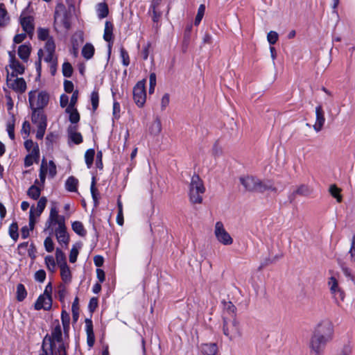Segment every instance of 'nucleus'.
Listing matches in <instances>:
<instances>
[{"label": "nucleus", "mask_w": 355, "mask_h": 355, "mask_svg": "<svg viewBox=\"0 0 355 355\" xmlns=\"http://www.w3.org/2000/svg\"><path fill=\"white\" fill-rule=\"evenodd\" d=\"M162 130L161 121L159 119H156L153 121L150 127V132L153 135L159 134Z\"/></svg>", "instance_id": "nucleus-43"}, {"label": "nucleus", "mask_w": 355, "mask_h": 355, "mask_svg": "<svg viewBox=\"0 0 355 355\" xmlns=\"http://www.w3.org/2000/svg\"><path fill=\"white\" fill-rule=\"evenodd\" d=\"M85 331L87 334V343L89 347H93L95 342V336L93 331V324L90 319L85 320Z\"/></svg>", "instance_id": "nucleus-19"}, {"label": "nucleus", "mask_w": 355, "mask_h": 355, "mask_svg": "<svg viewBox=\"0 0 355 355\" xmlns=\"http://www.w3.org/2000/svg\"><path fill=\"white\" fill-rule=\"evenodd\" d=\"M40 189L35 186L32 185L28 190V195L33 199L37 200L40 196Z\"/></svg>", "instance_id": "nucleus-37"}, {"label": "nucleus", "mask_w": 355, "mask_h": 355, "mask_svg": "<svg viewBox=\"0 0 355 355\" xmlns=\"http://www.w3.org/2000/svg\"><path fill=\"white\" fill-rule=\"evenodd\" d=\"M94 154L95 152L93 149H89L85 152V159L88 168H90L93 164Z\"/></svg>", "instance_id": "nucleus-38"}, {"label": "nucleus", "mask_w": 355, "mask_h": 355, "mask_svg": "<svg viewBox=\"0 0 355 355\" xmlns=\"http://www.w3.org/2000/svg\"><path fill=\"white\" fill-rule=\"evenodd\" d=\"M205 11V6L203 4H201L198 8V13H197V15L195 19V21H194L195 25L197 26L200 24V22L201 21V20L204 16Z\"/></svg>", "instance_id": "nucleus-45"}, {"label": "nucleus", "mask_w": 355, "mask_h": 355, "mask_svg": "<svg viewBox=\"0 0 355 355\" xmlns=\"http://www.w3.org/2000/svg\"><path fill=\"white\" fill-rule=\"evenodd\" d=\"M55 45L52 38L48 40L46 42L44 49L47 53H55Z\"/></svg>", "instance_id": "nucleus-48"}, {"label": "nucleus", "mask_w": 355, "mask_h": 355, "mask_svg": "<svg viewBox=\"0 0 355 355\" xmlns=\"http://www.w3.org/2000/svg\"><path fill=\"white\" fill-rule=\"evenodd\" d=\"M78 97V92L74 91L69 102L68 107L66 108V112H70L71 109L75 108V105L77 103Z\"/></svg>", "instance_id": "nucleus-42"}, {"label": "nucleus", "mask_w": 355, "mask_h": 355, "mask_svg": "<svg viewBox=\"0 0 355 355\" xmlns=\"http://www.w3.org/2000/svg\"><path fill=\"white\" fill-rule=\"evenodd\" d=\"M9 67L13 70L12 72L15 73L23 74L24 73V67L17 60L10 63Z\"/></svg>", "instance_id": "nucleus-33"}, {"label": "nucleus", "mask_w": 355, "mask_h": 355, "mask_svg": "<svg viewBox=\"0 0 355 355\" xmlns=\"http://www.w3.org/2000/svg\"><path fill=\"white\" fill-rule=\"evenodd\" d=\"M15 121V117H14V116H12V119L10 121H9L7 123V131H8L9 137L12 140L15 139V132H14Z\"/></svg>", "instance_id": "nucleus-39"}, {"label": "nucleus", "mask_w": 355, "mask_h": 355, "mask_svg": "<svg viewBox=\"0 0 355 355\" xmlns=\"http://www.w3.org/2000/svg\"><path fill=\"white\" fill-rule=\"evenodd\" d=\"M151 10L153 11L152 19L155 23L157 24L161 17L162 12L159 9H151Z\"/></svg>", "instance_id": "nucleus-61"}, {"label": "nucleus", "mask_w": 355, "mask_h": 355, "mask_svg": "<svg viewBox=\"0 0 355 355\" xmlns=\"http://www.w3.org/2000/svg\"><path fill=\"white\" fill-rule=\"evenodd\" d=\"M205 191V188L202 180L198 175H194L191 178L189 185V198L193 204H200L202 202V194Z\"/></svg>", "instance_id": "nucleus-3"}, {"label": "nucleus", "mask_w": 355, "mask_h": 355, "mask_svg": "<svg viewBox=\"0 0 355 355\" xmlns=\"http://www.w3.org/2000/svg\"><path fill=\"white\" fill-rule=\"evenodd\" d=\"M145 83V80L139 81L133 89L134 101L135 103L140 107L144 106L146 100Z\"/></svg>", "instance_id": "nucleus-12"}, {"label": "nucleus", "mask_w": 355, "mask_h": 355, "mask_svg": "<svg viewBox=\"0 0 355 355\" xmlns=\"http://www.w3.org/2000/svg\"><path fill=\"white\" fill-rule=\"evenodd\" d=\"M239 181L245 191L248 192L263 193L268 190L276 191L273 183L269 180H261L252 175H245L241 177Z\"/></svg>", "instance_id": "nucleus-1"}, {"label": "nucleus", "mask_w": 355, "mask_h": 355, "mask_svg": "<svg viewBox=\"0 0 355 355\" xmlns=\"http://www.w3.org/2000/svg\"><path fill=\"white\" fill-rule=\"evenodd\" d=\"M338 295V297L342 301L344 300L345 296V293L338 287L337 282L334 279V295Z\"/></svg>", "instance_id": "nucleus-62"}, {"label": "nucleus", "mask_w": 355, "mask_h": 355, "mask_svg": "<svg viewBox=\"0 0 355 355\" xmlns=\"http://www.w3.org/2000/svg\"><path fill=\"white\" fill-rule=\"evenodd\" d=\"M46 198L42 197L37 202V207L35 208L33 207V214H35L36 216H40L41 215L46 207Z\"/></svg>", "instance_id": "nucleus-26"}, {"label": "nucleus", "mask_w": 355, "mask_h": 355, "mask_svg": "<svg viewBox=\"0 0 355 355\" xmlns=\"http://www.w3.org/2000/svg\"><path fill=\"white\" fill-rule=\"evenodd\" d=\"M61 277L65 283H69L71 281V273L67 265L60 266Z\"/></svg>", "instance_id": "nucleus-28"}, {"label": "nucleus", "mask_w": 355, "mask_h": 355, "mask_svg": "<svg viewBox=\"0 0 355 355\" xmlns=\"http://www.w3.org/2000/svg\"><path fill=\"white\" fill-rule=\"evenodd\" d=\"M20 23L23 30L28 35H32L34 31L33 18L31 16L21 17Z\"/></svg>", "instance_id": "nucleus-18"}, {"label": "nucleus", "mask_w": 355, "mask_h": 355, "mask_svg": "<svg viewBox=\"0 0 355 355\" xmlns=\"http://www.w3.org/2000/svg\"><path fill=\"white\" fill-rule=\"evenodd\" d=\"M49 96L47 92L42 91H31L28 93L29 104L33 112H40V110L46 107L49 103Z\"/></svg>", "instance_id": "nucleus-4"}, {"label": "nucleus", "mask_w": 355, "mask_h": 355, "mask_svg": "<svg viewBox=\"0 0 355 355\" xmlns=\"http://www.w3.org/2000/svg\"><path fill=\"white\" fill-rule=\"evenodd\" d=\"M27 293L24 286L21 284H19L17 286V299L18 301H23L26 297Z\"/></svg>", "instance_id": "nucleus-35"}, {"label": "nucleus", "mask_w": 355, "mask_h": 355, "mask_svg": "<svg viewBox=\"0 0 355 355\" xmlns=\"http://www.w3.org/2000/svg\"><path fill=\"white\" fill-rule=\"evenodd\" d=\"M72 314L73 319L76 322L77 321L79 315V308H78V298L76 297L73 304H72Z\"/></svg>", "instance_id": "nucleus-44"}, {"label": "nucleus", "mask_w": 355, "mask_h": 355, "mask_svg": "<svg viewBox=\"0 0 355 355\" xmlns=\"http://www.w3.org/2000/svg\"><path fill=\"white\" fill-rule=\"evenodd\" d=\"M9 235L15 241H17L19 237L18 225L17 223H12L9 227Z\"/></svg>", "instance_id": "nucleus-36"}, {"label": "nucleus", "mask_w": 355, "mask_h": 355, "mask_svg": "<svg viewBox=\"0 0 355 355\" xmlns=\"http://www.w3.org/2000/svg\"><path fill=\"white\" fill-rule=\"evenodd\" d=\"M313 193V189L308 185L302 184L296 188L295 191H293V193L290 196V200H293L296 196H309Z\"/></svg>", "instance_id": "nucleus-16"}, {"label": "nucleus", "mask_w": 355, "mask_h": 355, "mask_svg": "<svg viewBox=\"0 0 355 355\" xmlns=\"http://www.w3.org/2000/svg\"><path fill=\"white\" fill-rule=\"evenodd\" d=\"M46 278V272L44 270H39L35 273V279L39 282H43Z\"/></svg>", "instance_id": "nucleus-57"}, {"label": "nucleus", "mask_w": 355, "mask_h": 355, "mask_svg": "<svg viewBox=\"0 0 355 355\" xmlns=\"http://www.w3.org/2000/svg\"><path fill=\"white\" fill-rule=\"evenodd\" d=\"M68 133L70 139L76 144H79L83 141V137L80 132H77L76 125L70 126L68 128Z\"/></svg>", "instance_id": "nucleus-20"}, {"label": "nucleus", "mask_w": 355, "mask_h": 355, "mask_svg": "<svg viewBox=\"0 0 355 355\" xmlns=\"http://www.w3.org/2000/svg\"><path fill=\"white\" fill-rule=\"evenodd\" d=\"M42 353L40 355H55L54 347H51L49 345H44V343H42Z\"/></svg>", "instance_id": "nucleus-50"}, {"label": "nucleus", "mask_w": 355, "mask_h": 355, "mask_svg": "<svg viewBox=\"0 0 355 355\" xmlns=\"http://www.w3.org/2000/svg\"><path fill=\"white\" fill-rule=\"evenodd\" d=\"M73 230L79 236H85L86 235V230L84 228L83 223L80 221H75L72 223Z\"/></svg>", "instance_id": "nucleus-30"}, {"label": "nucleus", "mask_w": 355, "mask_h": 355, "mask_svg": "<svg viewBox=\"0 0 355 355\" xmlns=\"http://www.w3.org/2000/svg\"><path fill=\"white\" fill-rule=\"evenodd\" d=\"M113 28L112 22L109 21H105L103 39L108 42H111L113 39Z\"/></svg>", "instance_id": "nucleus-22"}, {"label": "nucleus", "mask_w": 355, "mask_h": 355, "mask_svg": "<svg viewBox=\"0 0 355 355\" xmlns=\"http://www.w3.org/2000/svg\"><path fill=\"white\" fill-rule=\"evenodd\" d=\"M37 36L38 38L43 41H47L51 37H49V31L46 28H39L37 30Z\"/></svg>", "instance_id": "nucleus-41"}, {"label": "nucleus", "mask_w": 355, "mask_h": 355, "mask_svg": "<svg viewBox=\"0 0 355 355\" xmlns=\"http://www.w3.org/2000/svg\"><path fill=\"white\" fill-rule=\"evenodd\" d=\"M120 54L123 64L124 66H128L130 64V59L128 52L123 48H121L120 50Z\"/></svg>", "instance_id": "nucleus-54"}, {"label": "nucleus", "mask_w": 355, "mask_h": 355, "mask_svg": "<svg viewBox=\"0 0 355 355\" xmlns=\"http://www.w3.org/2000/svg\"><path fill=\"white\" fill-rule=\"evenodd\" d=\"M98 93L96 91H94L91 94V102L92 105L93 110H95L97 109L98 105Z\"/></svg>", "instance_id": "nucleus-49"}, {"label": "nucleus", "mask_w": 355, "mask_h": 355, "mask_svg": "<svg viewBox=\"0 0 355 355\" xmlns=\"http://www.w3.org/2000/svg\"><path fill=\"white\" fill-rule=\"evenodd\" d=\"M342 270L343 272V274L345 275V277L351 280L354 284L355 285V277L352 273L351 270L345 266H341Z\"/></svg>", "instance_id": "nucleus-52"}, {"label": "nucleus", "mask_w": 355, "mask_h": 355, "mask_svg": "<svg viewBox=\"0 0 355 355\" xmlns=\"http://www.w3.org/2000/svg\"><path fill=\"white\" fill-rule=\"evenodd\" d=\"M201 349L205 355H216L218 352V347L215 343L203 344Z\"/></svg>", "instance_id": "nucleus-23"}, {"label": "nucleus", "mask_w": 355, "mask_h": 355, "mask_svg": "<svg viewBox=\"0 0 355 355\" xmlns=\"http://www.w3.org/2000/svg\"><path fill=\"white\" fill-rule=\"evenodd\" d=\"M349 253L352 261L355 262V234L352 237Z\"/></svg>", "instance_id": "nucleus-63"}, {"label": "nucleus", "mask_w": 355, "mask_h": 355, "mask_svg": "<svg viewBox=\"0 0 355 355\" xmlns=\"http://www.w3.org/2000/svg\"><path fill=\"white\" fill-rule=\"evenodd\" d=\"M44 61L53 64H57V59L54 56V53H47L44 58Z\"/></svg>", "instance_id": "nucleus-60"}, {"label": "nucleus", "mask_w": 355, "mask_h": 355, "mask_svg": "<svg viewBox=\"0 0 355 355\" xmlns=\"http://www.w3.org/2000/svg\"><path fill=\"white\" fill-rule=\"evenodd\" d=\"M78 181L77 179H76L74 177L71 176L69 177L65 183V187L67 190L71 192H74L77 190V185H78Z\"/></svg>", "instance_id": "nucleus-29"}, {"label": "nucleus", "mask_w": 355, "mask_h": 355, "mask_svg": "<svg viewBox=\"0 0 355 355\" xmlns=\"http://www.w3.org/2000/svg\"><path fill=\"white\" fill-rule=\"evenodd\" d=\"M39 157V148L36 147L32 150L31 153L28 155L24 160V164L26 166H30L33 164L34 159Z\"/></svg>", "instance_id": "nucleus-25"}, {"label": "nucleus", "mask_w": 355, "mask_h": 355, "mask_svg": "<svg viewBox=\"0 0 355 355\" xmlns=\"http://www.w3.org/2000/svg\"><path fill=\"white\" fill-rule=\"evenodd\" d=\"M32 121L37 127L36 137L42 139L46 128V118L42 112H35L32 114Z\"/></svg>", "instance_id": "nucleus-11"}, {"label": "nucleus", "mask_w": 355, "mask_h": 355, "mask_svg": "<svg viewBox=\"0 0 355 355\" xmlns=\"http://www.w3.org/2000/svg\"><path fill=\"white\" fill-rule=\"evenodd\" d=\"M352 347L349 341L345 344L340 349L338 355H351Z\"/></svg>", "instance_id": "nucleus-51"}, {"label": "nucleus", "mask_w": 355, "mask_h": 355, "mask_svg": "<svg viewBox=\"0 0 355 355\" xmlns=\"http://www.w3.org/2000/svg\"><path fill=\"white\" fill-rule=\"evenodd\" d=\"M9 17L7 11L3 4H0V26H3L8 24Z\"/></svg>", "instance_id": "nucleus-34"}, {"label": "nucleus", "mask_w": 355, "mask_h": 355, "mask_svg": "<svg viewBox=\"0 0 355 355\" xmlns=\"http://www.w3.org/2000/svg\"><path fill=\"white\" fill-rule=\"evenodd\" d=\"M43 341L44 345L55 348V355H67L66 347L62 340L61 326L58 322L52 329L51 336H46Z\"/></svg>", "instance_id": "nucleus-2"}, {"label": "nucleus", "mask_w": 355, "mask_h": 355, "mask_svg": "<svg viewBox=\"0 0 355 355\" xmlns=\"http://www.w3.org/2000/svg\"><path fill=\"white\" fill-rule=\"evenodd\" d=\"M96 12L99 19H103L108 15L109 9L107 4L105 2L96 5Z\"/></svg>", "instance_id": "nucleus-24"}, {"label": "nucleus", "mask_w": 355, "mask_h": 355, "mask_svg": "<svg viewBox=\"0 0 355 355\" xmlns=\"http://www.w3.org/2000/svg\"><path fill=\"white\" fill-rule=\"evenodd\" d=\"M4 91L6 92V98L7 101L6 105L8 110L10 111L13 108L14 103L10 96V92L6 89H4Z\"/></svg>", "instance_id": "nucleus-56"}, {"label": "nucleus", "mask_w": 355, "mask_h": 355, "mask_svg": "<svg viewBox=\"0 0 355 355\" xmlns=\"http://www.w3.org/2000/svg\"><path fill=\"white\" fill-rule=\"evenodd\" d=\"M31 48L29 45L23 44L19 46L18 55L24 62H27L31 53Z\"/></svg>", "instance_id": "nucleus-21"}, {"label": "nucleus", "mask_w": 355, "mask_h": 355, "mask_svg": "<svg viewBox=\"0 0 355 355\" xmlns=\"http://www.w3.org/2000/svg\"><path fill=\"white\" fill-rule=\"evenodd\" d=\"M315 115L316 121L315 124L313 125V128L316 132H319L322 130L325 121L324 111L320 105L316 107Z\"/></svg>", "instance_id": "nucleus-17"}, {"label": "nucleus", "mask_w": 355, "mask_h": 355, "mask_svg": "<svg viewBox=\"0 0 355 355\" xmlns=\"http://www.w3.org/2000/svg\"><path fill=\"white\" fill-rule=\"evenodd\" d=\"M62 73L64 76L69 78L73 73V68L69 62H64L62 65Z\"/></svg>", "instance_id": "nucleus-46"}, {"label": "nucleus", "mask_w": 355, "mask_h": 355, "mask_svg": "<svg viewBox=\"0 0 355 355\" xmlns=\"http://www.w3.org/2000/svg\"><path fill=\"white\" fill-rule=\"evenodd\" d=\"M98 306V299L96 297H92L89 303V309L91 312L94 311V310Z\"/></svg>", "instance_id": "nucleus-64"}, {"label": "nucleus", "mask_w": 355, "mask_h": 355, "mask_svg": "<svg viewBox=\"0 0 355 355\" xmlns=\"http://www.w3.org/2000/svg\"><path fill=\"white\" fill-rule=\"evenodd\" d=\"M55 259L56 263L59 267L67 265L65 254L59 248L56 249Z\"/></svg>", "instance_id": "nucleus-31"}, {"label": "nucleus", "mask_w": 355, "mask_h": 355, "mask_svg": "<svg viewBox=\"0 0 355 355\" xmlns=\"http://www.w3.org/2000/svg\"><path fill=\"white\" fill-rule=\"evenodd\" d=\"M52 306L51 297L41 295L37 300L35 304V309L36 310H40L42 309L44 310H49Z\"/></svg>", "instance_id": "nucleus-14"}, {"label": "nucleus", "mask_w": 355, "mask_h": 355, "mask_svg": "<svg viewBox=\"0 0 355 355\" xmlns=\"http://www.w3.org/2000/svg\"><path fill=\"white\" fill-rule=\"evenodd\" d=\"M78 249L74 246L71 248V251H70V254H69V261L71 263H74L76 261V259H77V257H78Z\"/></svg>", "instance_id": "nucleus-58"}, {"label": "nucleus", "mask_w": 355, "mask_h": 355, "mask_svg": "<svg viewBox=\"0 0 355 355\" xmlns=\"http://www.w3.org/2000/svg\"><path fill=\"white\" fill-rule=\"evenodd\" d=\"M55 234L57 240L60 243L67 245L69 239L67 233L65 223L58 225V227L55 229Z\"/></svg>", "instance_id": "nucleus-15"}, {"label": "nucleus", "mask_w": 355, "mask_h": 355, "mask_svg": "<svg viewBox=\"0 0 355 355\" xmlns=\"http://www.w3.org/2000/svg\"><path fill=\"white\" fill-rule=\"evenodd\" d=\"M329 342L325 338L312 332L308 343L310 353L312 355H322Z\"/></svg>", "instance_id": "nucleus-5"}, {"label": "nucleus", "mask_w": 355, "mask_h": 355, "mask_svg": "<svg viewBox=\"0 0 355 355\" xmlns=\"http://www.w3.org/2000/svg\"><path fill=\"white\" fill-rule=\"evenodd\" d=\"M94 53V46L90 43H87L82 49V55L83 56L87 59L89 60L92 58Z\"/></svg>", "instance_id": "nucleus-27"}, {"label": "nucleus", "mask_w": 355, "mask_h": 355, "mask_svg": "<svg viewBox=\"0 0 355 355\" xmlns=\"http://www.w3.org/2000/svg\"><path fill=\"white\" fill-rule=\"evenodd\" d=\"M223 331L230 340L241 336L238 321L235 318H223Z\"/></svg>", "instance_id": "nucleus-6"}, {"label": "nucleus", "mask_w": 355, "mask_h": 355, "mask_svg": "<svg viewBox=\"0 0 355 355\" xmlns=\"http://www.w3.org/2000/svg\"><path fill=\"white\" fill-rule=\"evenodd\" d=\"M224 312L230 315V318H235L236 307L231 302H223Z\"/></svg>", "instance_id": "nucleus-32"}, {"label": "nucleus", "mask_w": 355, "mask_h": 355, "mask_svg": "<svg viewBox=\"0 0 355 355\" xmlns=\"http://www.w3.org/2000/svg\"><path fill=\"white\" fill-rule=\"evenodd\" d=\"M44 248L46 250L51 252L54 249V244L51 237H47L44 242Z\"/></svg>", "instance_id": "nucleus-55"}, {"label": "nucleus", "mask_w": 355, "mask_h": 355, "mask_svg": "<svg viewBox=\"0 0 355 355\" xmlns=\"http://www.w3.org/2000/svg\"><path fill=\"white\" fill-rule=\"evenodd\" d=\"M69 113V120L73 123H76L80 120V115L76 108L71 109L70 112H67Z\"/></svg>", "instance_id": "nucleus-47"}, {"label": "nucleus", "mask_w": 355, "mask_h": 355, "mask_svg": "<svg viewBox=\"0 0 355 355\" xmlns=\"http://www.w3.org/2000/svg\"><path fill=\"white\" fill-rule=\"evenodd\" d=\"M65 223V218L63 216L58 214V209L57 207V204L55 202H51V207L50 209L49 216L46 222V227L45 230L51 229V231L53 230V226L62 225Z\"/></svg>", "instance_id": "nucleus-8"}, {"label": "nucleus", "mask_w": 355, "mask_h": 355, "mask_svg": "<svg viewBox=\"0 0 355 355\" xmlns=\"http://www.w3.org/2000/svg\"><path fill=\"white\" fill-rule=\"evenodd\" d=\"M45 263L49 270L54 272L55 270V262L52 256H46L45 257Z\"/></svg>", "instance_id": "nucleus-40"}, {"label": "nucleus", "mask_w": 355, "mask_h": 355, "mask_svg": "<svg viewBox=\"0 0 355 355\" xmlns=\"http://www.w3.org/2000/svg\"><path fill=\"white\" fill-rule=\"evenodd\" d=\"M170 102V96L168 94H165L161 100V108L162 110H165L168 105Z\"/></svg>", "instance_id": "nucleus-59"}, {"label": "nucleus", "mask_w": 355, "mask_h": 355, "mask_svg": "<svg viewBox=\"0 0 355 355\" xmlns=\"http://www.w3.org/2000/svg\"><path fill=\"white\" fill-rule=\"evenodd\" d=\"M6 71V85L8 87L12 89L18 94L24 93L27 88L25 80L23 78L17 77V74L14 72L10 73L7 69Z\"/></svg>", "instance_id": "nucleus-7"}, {"label": "nucleus", "mask_w": 355, "mask_h": 355, "mask_svg": "<svg viewBox=\"0 0 355 355\" xmlns=\"http://www.w3.org/2000/svg\"><path fill=\"white\" fill-rule=\"evenodd\" d=\"M278 34L275 31H270L267 35V40L270 44H275L278 40Z\"/></svg>", "instance_id": "nucleus-53"}, {"label": "nucleus", "mask_w": 355, "mask_h": 355, "mask_svg": "<svg viewBox=\"0 0 355 355\" xmlns=\"http://www.w3.org/2000/svg\"><path fill=\"white\" fill-rule=\"evenodd\" d=\"M214 235L216 240L224 245H230L233 243V239L226 231L222 222L218 221L214 227Z\"/></svg>", "instance_id": "nucleus-10"}, {"label": "nucleus", "mask_w": 355, "mask_h": 355, "mask_svg": "<svg viewBox=\"0 0 355 355\" xmlns=\"http://www.w3.org/2000/svg\"><path fill=\"white\" fill-rule=\"evenodd\" d=\"M313 333L331 340L333 336V324L329 318L321 320L314 328Z\"/></svg>", "instance_id": "nucleus-9"}, {"label": "nucleus", "mask_w": 355, "mask_h": 355, "mask_svg": "<svg viewBox=\"0 0 355 355\" xmlns=\"http://www.w3.org/2000/svg\"><path fill=\"white\" fill-rule=\"evenodd\" d=\"M54 21L55 24L62 25L65 28H69L67 13L64 5L58 4L55 8Z\"/></svg>", "instance_id": "nucleus-13"}]
</instances>
